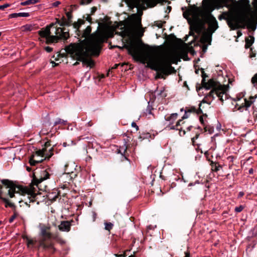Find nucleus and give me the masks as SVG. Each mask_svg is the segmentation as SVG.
I'll return each mask as SVG.
<instances>
[{
	"label": "nucleus",
	"mask_w": 257,
	"mask_h": 257,
	"mask_svg": "<svg viewBox=\"0 0 257 257\" xmlns=\"http://www.w3.org/2000/svg\"><path fill=\"white\" fill-rule=\"evenodd\" d=\"M219 91L217 92V96L218 97L220 100L221 101L222 104L224 102V99L223 98V95L225 94L228 90V86L227 85H220L218 88Z\"/></svg>",
	"instance_id": "obj_14"
},
{
	"label": "nucleus",
	"mask_w": 257,
	"mask_h": 257,
	"mask_svg": "<svg viewBox=\"0 0 257 257\" xmlns=\"http://www.w3.org/2000/svg\"><path fill=\"white\" fill-rule=\"evenodd\" d=\"M187 112H193L195 113V111H196V108L194 106H191L189 109L186 110Z\"/></svg>",
	"instance_id": "obj_46"
},
{
	"label": "nucleus",
	"mask_w": 257,
	"mask_h": 257,
	"mask_svg": "<svg viewBox=\"0 0 257 257\" xmlns=\"http://www.w3.org/2000/svg\"><path fill=\"white\" fill-rule=\"evenodd\" d=\"M183 119H182V118L181 119L177 121V124L175 125H173V126L171 127V129H172V130H175L176 128H177V127H178V126H180L182 124L184 123V121H183Z\"/></svg>",
	"instance_id": "obj_36"
},
{
	"label": "nucleus",
	"mask_w": 257,
	"mask_h": 257,
	"mask_svg": "<svg viewBox=\"0 0 257 257\" xmlns=\"http://www.w3.org/2000/svg\"><path fill=\"white\" fill-rule=\"evenodd\" d=\"M218 91H219L218 88L212 89V90L206 96V98H208L209 99L210 98L211 101H212L214 98V95L216 94L217 95V92H218Z\"/></svg>",
	"instance_id": "obj_22"
},
{
	"label": "nucleus",
	"mask_w": 257,
	"mask_h": 257,
	"mask_svg": "<svg viewBox=\"0 0 257 257\" xmlns=\"http://www.w3.org/2000/svg\"><path fill=\"white\" fill-rule=\"evenodd\" d=\"M60 20H61L60 26H62V27L67 26V25H65V24H66L67 22V20L65 18V17L63 16ZM63 28H64V27H63Z\"/></svg>",
	"instance_id": "obj_37"
},
{
	"label": "nucleus",
	"mask_w": 257,
	"mask_h": 257,
	"mask_svg": "<svg viewBox=\"0 0 257 257\" xmlns=\"http://www.w3.org/2000/svg\"><path fill=\"white\" fill-rule=\"evenodd\" d=\"M204 129L205 132H208L210 134H212L214 132L213 126H210L209 125H205Z\"/></svg>",
	"instance_id": "obj_33"
},
{
	"label": "nucleus",
	"mask_w": 257,
	"mask_h": 257,
	"mask_svg": "<svg viewBox=\"0 0 257 257\" xmlns=\"http://www.w3.org/2000/svg\"><path fill=\"white\" fill-rule=\"evenodd\" d=\"M37 242L36 240H33L32 239H29L27 241V245L28 248L32 247L34 246L36 242Z\"/></svg>",
	"instance_id": "obj_30"
},
{
	"label": "nucleus",
	"mask_w": 257,
	"mask_h": 257,
	"mask_svg": "<svg viewBox=\"0 0 257 257\" xmlns=\"http://www.w3.org/2000/svg\"><path fill=\"white\" fill-rule=\"evenodd\" d=\"M72 222H74L73 220L71 221H62L58 226V228L61 231L68 232L70 230Z\"/></svg>",
	"instance_id": "obj_13"
},
{
	"label": "nucleus",
	"mask_w": 257,
	"mask_h": 257,
	"mask_svg": "<svg viewBox=\"0 0 257 257\" xmlns=\"http://www.w3.org/2000/svg\"><path fill=\"white\" fill-rule=\"evenodd\" d=\"M243 208H244V207L243 206L240 205L239 206L236 207L234 209V210L236 212L238 213V212H240L241 211H242V210L243 209Z\"/></svg>",
	"instance_id": "obj_44"
},
{
	"label": "nucleus",
	"mask_w": 257,
	"mask_h": 257,
	"mask_svg": "<svg viewBox=\"0 0 257 257\" xmlns=\"http://www.w3.org/2000/svg\"><path fill=\"white\" fill-rule=\"evenodd\" d=\"M171 10H172V8L171 6H167V10L166 11V13H169L171 11Z\"/></svg>",
	"instance_id": "obj_64"
},
{
	"label": "nucleus",
	"mask_w": 257,
	"mask_h": 257,
	"mask_svg": "<svg viewBox=\"0 0 257 257\" xmlns=\"http://www.w3.org/2000/svg\"><path fill=\"white\" fill-rule=\"evenodd\" d=\"M49 227H44L41 229V238L39 240L38 247H42L44 249H52L53 252L56 250L54 243L50 240L52 234L49 231Z\"/></svg>",
	"instance_id": "obj_8"
},
{
	"label": "nucleus",
	"mask_w": 257,
	"mask_h": 257,
	"mask_svg": "<svg viewBox=\"0 0 257 257\" xmlns=\"http://www.w3.org/2000/svg\"><path fill=\"white\" fill-rule=\"evenodd\" d=\"M201 76L202 77V80L201 81V84L202 85L203 83H205L206 81V78L208 77V76L206 73H205L204 70L203 68H201Z\"/></svg>",
	"instance_id": "obj_32"
},
{
	"label": "nucleus",
	"mask_w": 257,
	"mask_h": 257,
	"mask_svg": "<svg viewBox=\"0 0 257 257\" xmlns=\"http://www.w3.org/2000/svg\"><path fill=\"white\" fill-rule=\"evenodd\" d=\"M252 102H253L251 100H247L246 98H245L244 99V105L240 106L237 109L240 110V111H242V109L243 107H245V109L247 110L248 108L250 106V105H251Z\"/></svg>",
	"instance_id": "obj_21"
},
{
	"label": "nucleus",
	"mask_w": 257,
	"mask_h": 257,
	"mask_svg": "<svg viewBox=\"0 0 257 257\" xmlns=\"http://www.w3.org/2000/svg\"><path fill=\"white\" fill-rule=\"evenodd\" d=\"M201 106V103H199V108H198V109H196V111H195V113H196L197 114H203V111L200 108Z\"/></svg>",
	"instance_id": "obj_49"
},
{
	"label": "nucleus",
	"mask_w": 257,
	"mask_h": 257,
	"mask_svg": "<svg viewBox=\"0 0 257 257\" xmlns=\"http://www.w3.org/2000/svg\"><path fill=\"white\" fill-rule=\"evenodd\" d=\"M199 136V134H197L195 137H194L193 138H192L191 139L192 143L193 145H194V144H195V140L197 139L198 138Z\"/></svg>",
	"instance_id": "obj_53"
},
{
	"label": "nucleus",
	"mask_w": 257,
	"mask_h": 257,
	"mask_svg": "<svg viewBox=\"0 0 257 257\" xmlns=\"http://www.w3.org/2000/svg\"><path fill=\"white\" fill-rule=\"evenodd\" d=\"M60 4V2L59 1H56L53 3L52 5L54 7H58Z\"/></svg>",
	"instance_id": "obj_60"
},
{
	"label": "nucleus",
	"mask_w": 257,
	"mask_h": 257,
	"mask_svg": "<svg viewBox=\"0 0 257 257\" xmlns=\"http://www.w3.org/2000/svg\"><path fill=\"white\" fill-rule=\"evenodd\" d=\"M128 6L131 8L140 7L143 2V0H124Z\"/></svg>",
	"instance_id": "obj_15"
},
{
	"label": "nucleus",
	"mask_w": 257,
	"mask_h": 257,
	"mask_svg": "<svg viewBox=\"0 0 257 257\" xmlns=\"http://www.w3.org/2000/svg\"><path fill=\"white\" fill-rule=\"evenodd\" d=\"M212 34V33L209 32L204 33L201 39V42L204 44L208 43L209 45H210L211 42Z\"/></svg>",
	"instance_id": "obj_16"
},
{
	"label": "nucleus",
	"mask_w": 257,
	"mask_h": 257,
	"mask_svg": "<svg viewBox=\"0 0 257 257\" xmlns=\"http://www.w3.org/2000/svg\"><path fill=\"white\" fill-rule=\"evenodd\" d=\"M106 40L103 34L97 32L92 35L89 41L88 48H85L81 44L71 43L66 47L65 51L73 59L82 62L83 65L92 68L95 62L91 57L99 55L102 45Z\"/></svg>",
	"instance_id": "obj_2"
},
{
	"label": "nucleus",
	"mask_w": 257,
	"mask_h": 257,
	"mask_svg": "<svg viewBox=\"0 0 257 257\" xmlns=\"http://www.w3.org/2000/svg\"><path fill=\"white\" fill-rule=\"evenodd\" d=\"M18 216V213L16 212H14V214L13 215H12L11 218L9 219V222L10 223H12L14 221V220L17 217V216Z\"/></svg>",
	"instance_id": "obj_43"
},
{
	"label": "nucleus",
	"mask_w": 257,
	"mask_h": 257,
	"mask_svg": "<svg viewBox=\"0 0 257 257\" xmlns=\"http://www.w3.org/2000/svg\"><path fill=\"white\" fill-rule=\"evenodd\" d=\"M209 99L208 98H206V96L204 97V98L203 99V100L202 101V102H201V103H208V104H210L211 103V100L209 102Z\"/></svg>",
	"instance_id": "obj_57"
},
{
	"label": "nucleus",
	"mask_w": 257,
	"mask_h": 257,
	"mask_svg": "<svg viewBox=\"0 0 257 257\" xmlns=\"http://www.w3.org/2000/svg\"><path fill=\"white\" fill-rule=\"evenodd\" d=\"M162 0H148V3L150 7L153 8L155 7L158 3H160ZM166 2V0H164Z\"/></svg>",
	"instance_id": "obj_27"
},
{
	"label": "nucleus",
	"mask_w": 257,
	"mask_h": 257,
	"mask_svg": "<svg viewBox=\"0 0 257 257\" xmlns=\"http://www.w3.org/2000/svg\"><path fill=\"white\" fill-rule=\"evenodd\" d=\"M96 11H97V8L96 7H93L91 9V12H90V14H91V15H93Z\"/></svg>",
	"instance_id": "obj_56"
},
{
	"label": "nucleus",
	"mask_w": 257,
	"mask_h": 257,
	"mask_svg": "<svg viewBox=\"0 0 257 257\" xmlns=\"http://www.w3.org/2000/svg\"><path fill=\"white\" fill-rule=\"evenodd\" d=\"M220 85H222L219 82L216 81L214 79L212 78L205 82V83H203L202 85V87L208 90L211 88L215 89L218 88Z\"/></svg>",
	"instance_id": "obj_12"
},
{
	"label": "nucleus",
	"mask_w": 257,
	"mask_h": 257,
	"mask_svg": "<svg viewBox=\"0 0 257 257\" xmlns=\"http://www.w3.org/2000/svg\"><path fill=\"white\" fill-rule=\"evenodd\" d=\"M251 81L254 86H255V84H257V73L252 77Z\"/></svg>",
	"instance_id": "obj_39"
},
{
	"label": "nucleus",
	"mask_w": 257,
	"mask_h": 257,
	"mask_svg": "<svg viewBox=\"0 0 257 257\" xmlns=\"http://www.w3.org/2000/svg\"><path fill=\"white\" fill-rule=\"evenodd\" d=\"M113 227V224L111 222H107L105 223V229L110 231Z\"/></svg>",
	"instance_id": "obj_38"
},
{
	"label": "nucleus",
	"mask_w": 257,
	"mask_h": 257,
	"mask_svg": "<svg viewBox=\"0 0 257 257\" xmlns=\"http://www.w3.org/2000/svg\"><path fill=\"white\" fill-rule=\"evenodd\" d=\"M92 1L93 0H79V5L81 6L87 5Z\"/></svg>",
	"instance_id": "obj_35"
},
{
	"label": "nucleus",
	"mask_w": 257,
	"mask_h": 257,
	"mask_svg": "<svg viewBox=\"0 0 257 257\" xmlns=\"http://www.w3.org/2000/svg\"><path fill=\"white\" fill-rule=\"evenodd\" d=\"M23 28L25 31H31L32 30L33 27L31 25H26L23 26Z\"/></svg>",
	"instance_id": "obj_40"
},
{
	"label": "nucleus",
	"mask_w": 257,
	"mask_h": 257,
	"mask_svg": "<svg viewBox=\"0 0 257 257\" xmlns=\"http://www.w3.org/2000/svg\"><path fill=\"white\" fill-rule=\"evenodd\" d=\"M2 184H0V200L5 203V207H11L14 210L16 206L14 203L6 197L9 196L11 198L15 197V194L21 195H28L29 203L34 202L36 201L37 194L27 187L18 185L16 182L9 179L1 180Z\"/></svg>",
	"instance_id": "obj_3"
},
{
	"label": "nucleus",
	"mask_w": 257,
	"mask_h": 257,
	"mask_svg": "<svg viewBox=\"0 0 257 257\" xmlns=\"http://www.w3.org/2000/svg\"><path fill=\"white\" fill-rule=\"evenodd\" d=\"M214 10V7L209 3V0H203L202 7H197L195 5H190L188 10L183 13V16L187 19L192 16L194 19V30L198 34L201 32L204 28L202 19L211 18V12Z\"/></svg>",
	"instance_id": "obj_4"
},
{
	"label": "nucleus",
	"mask_w": 257,
	"mask_h": 257,
	"mask_svg": "<svg viewBox=\"0 0 257 257\" xmlns=\"http://www.w3.org/2000/svg\"><path fill=\"white\" fill-rule=\"evenodd\" d=\"M120 65V63H119V64H115L114 65V66L113 67H111V70L115 69L117 68L118 66L119 65Z\"/></svg>",
	"instance_id": "obj_63"
},
{
	"label": "nucleus",
	"mask_w": 257,
	"mask_h": 257,
	"mask_svg": "<svg viewBox=\"0 0 257 257\" xmlns=\"http://www.w3.org/2000/svg\"><path fill=\"white\" fill-rule=\"evenodd\" d=\"M250 20L248 19L239 18L236 17H232L227 20V23L231 30H235L239 28H245V24Z\"/></svg>",
	"instance_id": "obj_9"
},
{
	"label": "nucleus",
	"mask_w": 257,
	"mask_h": 257,
	"mask_svg": "<svg viewBox=\"0 0 257 257\" xmlns=\"http://www.w3.org/2000/svg\"><path fill=\"white\" fill-rule=\"evenodd\" d=\"M49 176L50 174L46 170L42 171L39 177H37L34 174V177L32 180L33 183L34 185L38 186L39 184L41 183L44 180L49 178Z\"/></svg>",
	"instance_id": "obj_10"
},
{
	"label": "nucleus",
	"mask_w": 257,
	"mask_h": 257,
	"mask_svg": "<svg viewBox=\"0 0 257 257\" xmlns=\"http://www.w3.org/2000/svg\"><path fill=\"white\" fill-rule=\"evenodd\" d=\"M177 130H179V135L180 136H183L186 134V131L185 130H182V128H176Z\"/></svg>",
	"instance_id": "obj_51"
},
{
	"label": "nucleus",
	"mask_w": 257,
	"mask_h": 257,
	"mask_svg": "<svg viewBox=\"0 0 257 257\" xmlns=\"http://www.w3.org/2000/svg\"><path fill=\"white\" fill-rule=\"evenodd\" d=\"M29 16H30V13H19L11 14L9 16V18H15L18 17H28Z\"/></svg>",
	"instance_id": "obj_19"
},
{
	"label": "nucleus",
	"mask_w": 257,
	"mask_h": 257,
	"mask_svg": "<svg viewBox=\"0 0 257 257\" xmlns=\"http://www.w3.org/2000/svg\"><path fill=\"white\" fill-rule=\"evenodd\" d=\"M11 6V4H6L4 5L0 6V10L4 11L6 8L9 7Z\"/></svg>",
	"instance_id": "obj_48"
},
{
	"label": "nucleus",
	"mask_w": 257,
	"mask_h": 257,
	"mask_svg": "<svg viewBox=\"0 0 257 257\" xmlns=\"http://www.w3.org/2000/svg\"><path fill=\"white\" fill-rule=\"evenodd\" d=\"M232 1V0H221L220 2L218 4V7L217 8L219 9L223 7H228L229 2Z\"/></svg>",
	"instance_id": "obj_26"
},
{
	"label": "nucleus",
	"mask_w": 257,
	"mask_h": 257,
	"mask_svg": "<svg viewBox=\"0 0 257 257\" xmlns=\"http://www.w3.org/2000/svg\"><path fill=\"white\" fill-rule=\"evenodd\" d=\"M54 148L52 147L49 151L45 148L36 150L29 158V162L31 166H36L44 160H49L53 155Z\"/></svg>",
	"instance_id": "obj_7"
},
{
	"label": "nucleus",
	"mask_w": 257,
	"mask_h": 257,
	"mask_svg": "<svg viewBox=\"0 0 257 257\" xmlns=\"http://www.w3.org/2000/svg\"><path fill=\"white\" fill-rule=\"evenodd\" d=\"M199 120H200L201 123L204 126V127L205 126V125H206L205 124V122L204 119H203V116H200L199 117Z\"/></svg>",
	"instance_id": "obj_58"
},
{
	"label": "nucleus",
	"mask_w": 257,
	"mask_h": 257,
	"mask_svg": "<svg viewBox=\"0 0 257 257\" xmlns=\"http://www.w3.org/2000/svg\"><path fill=\"white\" fill-rule=\"evenodd\" d=\"M63 57L64 55L59 52L57 54L56 56H55V55H54L52 57L55 59V60L58 61L59 60V57Z\"/></svg>",
	"instance_id": "obj_45"
},
{
	"label": "nucleus",
	"mask_w": 257,
	"mask_h": 257,
	"mask_svg": "<svg viewBox=\"0 0 257 257\" xmlns=\"http://www.w3.org/2000/svg\"><path fill=\"white\" fill-rule=\"evenodd\" d=\"M92 16L91 14H86V21H88L90 24L92 23V18L91 17Z\"/></svg>",
	"instance_id": "obj_47"
},
{
	"label": "nucleus",
	"mask_w": 257,
	"mask_h": 257,
	"mask_svg": "<svg viewBox=\"0 0 257 257\" xmlns=\"http://www.w3.org/2000/svg\"><path fill=\"white\" fill-rule=\"evenodd\" d=\"M250 39L248 38H245V48L248 49L250 47V46L252 45L254 41V38L253 36H250Z\"/></svg>",
	"instance_id": "obj_20"
},
{
	"label": "nucleus",
	"mask_w": 257,
	"mask_h": 257,
	"mask_svg": "<svg viewBox=\"0 0 257 257\" xmlns=\"http://www.w3.org/2000/svg\"><path fill=\"white\" fill-rule=\"evenodd\" d=\"M51 146L50 141H47L44 144L43 148H45L47 150V148Z\"/></svg>",
	"instance_id": "obj_50"
},
{
	"label": "nucleus",
	"mask_w": 257,
	"mask_h": 257,
	"mask_svg": "<svg viewBox=\"0 0 257 257\" xmlns=\"http://www.w3.org/2000/svg\"><path fill=\"white\" fill-rule=\"evenodd\" d=\"M203 20L208 21L209 32L213 34L218 29V22L213 16H211V18Z\"/></svg>",
	"instance_id": "obj_11"
},
{
	"label": "nucleus",
	"mask_w": 257,
	"mask_h": 257,
	"mask_svg": "<svg viewBox=\"0 0 257 257\" xmlns=\"http://www.w3.org/2000/svg\"><path fill=\"white\" fill-rule=\"evenodd\" d=\"M40 2V0H27L21 3V5L24 6L27 5H34Z\"/></svg>",
	"instance_id": "obj_24"
},
{
	"label": "nucleus",
	"mask_w": 257,
	"mask_h": 257,
	"mask_svg": "<svg viewBox=\"0 0 257 257\" xmlns=\"http://www.w3.org/2000/svg\"><path fill=\"white\" fill-rule=\"evenodd\" d=\"M73 10L72 9V10H69V11L68 12H66L65 13V14L67 18V22L66 24H65V25H67V27H69L72 25L73 26L74 23H73V21H72V18H73L72 13H73Z\"/></svg>",
	"instance_id": "obj_17"
},
{
	"label": "nucleus",
	"mask_w": 257,
	"mask_h": 257,
	"mask_svg": "<svg viewBox=\"0 0 257 257\" xmlns=\"http://www.w3.org/2000/svg\"><path fill=\"white\" fill-rule=\"evenodd\" d=\"M61 124L63 125H66L67 124V121L60 118H57L56 121L54 122V126H56L57 124Z\"/></svg>",
	"instance_id": "obj_34"
},
{
	"label": "nucleus",
	"mask_w": 257,
	"mask_h": 257,
	"mask_svg": "<svg viewBox=\"0 0 257 257\" xmlns=\"http://www.w3.org/2000/svg\"><path fill=\"white\" fill-rule=\"evenodd\" d=\"M181 57L184 60H188L189 59L188 56V53L184 50H182L180 52Z\"/></svg>",
	"instance_id": "obj_31"
},
{
	"label": "nucleus",
	"mask_w": 257,
	"mask_h": 257,
	"mask_svg": "<svg viewBox=\"0 0 257 257\" xmlns=\"http://www.w3.org/2000/svg\"><path fill=\"white\" fill-rule=\"evenodd\" d=\"M127 148V146H125V148L123 153H121L120 150H118V153L121 154V161L128 160L127 158L125 156V153L126 152Z\"/></svg>",
	"instance_id": "obj_28"
},
{
	"label": "nucleus",
	"mask_w": 257,
	"mask_h": 257,
	"mask_svg": "<svg viewBox=\"0 0 257 257\" xmlns=\"http://www.w3.org/2000/svg\"><path fill=\"white\" fill-rule=\"evenodd\" d=\"M56 241L61 244H64L65 243V241L60 237L58 238Z\"/></svg>",
	"instance_id": "obj_52"
},
{
	"label": "nucleus",
	"mask_w": 257,
	"mask_h": 257,
	"mask_svg": "<svg viewBox=\"0 0 257 257\" xmlns=\"http://www.w3.org/2000/svg\"><path fill=\"white\" fill-rule=\"evenodd\" d=\"M132 126L133 127H135L136 129V131L139 130V126L137 125V124L135 122H133L132 123Z\"/></svg>",
	"instance_id": "obj_59"
},
{
	"label": "nucleus",
	"mask_w": 257,
	"mask_h": 257,
	"mask_svg": "<svg viewBox=\"0 0 257 257\" xmlns=\"http://www.w3.org/2000/svg\"><path fill=\"white\" fill-rule=\"evenodd\" d=\"M69 165L68 164H66L65 165V173L66 174H69L70 177V180H72L73 179L76 178L77 176V175L74 173L73 171H67V167H68Z\"/></svg>",
	"instance_id": "obj_25"
},
{
	"label": "nucleus",
	"mask_w": 257,
	"mask_h": 257,
	"mask_svg": "<svg viewBox=\"0 0 257 257\" xmlns=\"http://www.w3.org/2000/svg\"><path fill=\"white\" fill-rule=\"evenodd\" d=\"M217 163H214L213 161H211L210 165L212 167V170L214 172H217L219 170V168L221 167V166L218 165H217Z\"/></svg>",
	"instance_id": "obj_29"
},
{
	"label": "nucleus",
	"mask_w": 257,
	"mask_h": 257,
	"mask_svg": "<svg viewBox=\"0 0 257 257\" xmlns=\"http://www.w3.org/2000/svg\"><path fill=\"white\" fill-rule=\"evenodd\" d=\"M145 136H143L142 135H140L139 139L142 141L144 139H147L149 137H151V135L149 133L144 134Z\"/></svg>",
	"instance_id": "obj_41"
},
{
	"label": "nucleus",
	"mask_w": 257,
	"mask_h": 257,
	"mask_svg": "<svg viewBox=\"0 0 257 257\" xmlns=\"http://www.w3.org/2000/svg\"><path fill=\"white\" fill-rule=\"evenodd\" d=\"M253 115L254 119V121L257 120V111H254L253 112Z\"/></svg>",
	"instance_id": "obj_62"
},
{
	"label": "nucleus",
	"mask_w": 257,
	"mask_h": 257,
	"mask_svg": "<svg viewBox=\"0 0 257 257\" xmlns=\"http://www.w3.org/2000/svg\"><path fill=\"white\" fill-rule=\"evenodd\" d=\"M163 23H166L165 21H157L155 22V25L159 28H161L163 27Z\"/></svg>",
	"instance_id": "obj_42"
},
{
	"label": "nucleus",
	"mask_w": 257,
	"mask_h": 257,
	"mask_svg": "<svg viewBox=\"0 0 257 257\" xmlns=\"http://www.w3.org/2000/svg\"><path fill=\"white\" fill-rule=\"evenodd\" d=\"M178 113H174L168 116H165V118L166 121H170L171 123H173V121L177 119L178 117Z\"/></svg>",
	"instance_id": "obj_23"
},
{
	"label": "nucleus",
	"mask_w": 257,
	"mask_h": 257,
	"mask_svg": "<svg viewBox=\"0 0 257 257\" xmlns=\"http://www.w3.org/2000/svg\"><path fill=\"white\" fill-rule=\"evenodd\" d=\"M78 7H79V6L77 5H72L70 6L69 10L73 9V11H74V10H77L78 8Z\"/></svg>",
	"instance_id": "obj_55"
},
{
	"label": "nucleus",
	"mask_w": 257,
	"mask_h": 257,
	"mask_svg": "<svg viewBox=\"0 0 257 257\" xmlns=\"http://www.w3.org/2000/svg\"><path fill=\"white\" fill-rule=\"evenodd\" d=\"M44 50L48 52V53H50L51 52H52L53 51V48L49 47V46H46V47H44Z\"/></svg>",
	"instance_id": "obj_54"
},
{
	"label": "nucleus",
	"mask_w": 257,
	"mask_h": 257,
	"mask_svg": "<svg viewBox=\"0 0 257 257\" xmlns=\"http://www.w3.org/2000/svg\"><path fill=\"white\" fill-rule=\"evenodd\" d=\"M143 45L145 48L144 53L142 52L140 44L136 42L131 41L124 47L135 61L142 62L149 61L151 65V68L159 72L157 78L165 79L166 76L176 73V70L168 60L162 57L161 46H151L143 43Z\"/></svg>",
	"instance_id": "obj_1"
},
{
	"label": "nucleus",
	"mask_w": 257,
	"mask_h": 257,
	"mask_svg": "<svg viewBox=\"0 0 257 257\" xmlns=\"http://www.w3.org/2000/svg\"><path fill=\"white\" fill-rule=\"evenodd\" d=\"M85 21L84 20H81L78 19L77 22H75L73 23V28L75 29V34L78 37L81 38H84L83 40H79L80 43H74L75 44H81L82 46L85 47V48H88L89 47V41L92 35L96 33L99 32L101 34H103L104 37L106 38V42H107L109 36L106 30L104 28H100L99 26L97 28V30L91 34L92 27L91 26H88L83 31L80 30L81 26L84 24Z\"/></svg>",
	"instance_id": "obj_5"
},
{
	"label": "nucleus",
	"mask_w": 257,
	"mask_h": 257,
	"mask_svg": "<svg viewBox=\"0 0 257 257\" xmlns=\"http://www.w3.org/2000/svg\"><path fill=\"white\" fill-rule=\"evenodd\" d=\"M155 93L162 98H165L167 95V93L166 92L165 88L164 87L160 88V89L158 88L155 91Z\"/></svg>",
	"instance_id": "obj_18"
},
{
	"label": "nucleus",
	"mask_w": 257,
	"mask_h": 257,
	"mask_svg": "<svg viewBox=\"0 0 257 257\" xmlns=\"http://www.w3.org/2000/svg\"><path fill=\"white\" fill-rule=\"evenodd\" d=\"M188 117V115L187 114V111L186 110L185 114H184V115L183 116L182 118V119H184L187 118Z\"/></svg>",
	"instance_id": "obj_61"
},
{
	"label": "nucleus",
	"mask_w": 257,
	"mask_h": 257,
	"mask_svg": "<svg viewBox=\"0 0 257 257\" xmlns=\"http://www.w3.org/2000/svg\"><path fill=\"white\" fill-rule=\"evenodd\" d=\"M54 26V24L51 23L38 32V34L41 37L46 39V43L47 44L57 43L59 40H66L70 37L69 30H66L65 28L60 27L56 28L55 35H52L50 29Z\"/></svg>",
	"instance_id": "obj_6"
}]
</instances>
